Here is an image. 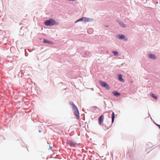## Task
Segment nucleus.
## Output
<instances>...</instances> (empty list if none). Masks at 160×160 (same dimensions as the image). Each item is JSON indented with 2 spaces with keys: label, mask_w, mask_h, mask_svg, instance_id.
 <instances>
[{
  "label": "nucleus",
  "mask_w": 160,
  "mask_h": 160,
  "mask_svg": "<svg viewBox=\"0 0 160 160\" xmlns=\"http://www.w3.org/2000/svg\"><path fill=\"white\" fill-rule=\"evenodd\" d=\"M113 93L115 96H119L120 94L117 91H114L113 92Z\"/></svg>",
  "instance_id": "nucleus-12"
},
{
  "label": "nucleus",
  "mask_w": 160,
  "mask_h": 160,
  "mask_svg": "<svg viewBox=\"0 0 160 160\" xmlns=\"http://www.w3.org/2000/svg\"><path fill=\"white\" fill-rule=\"evenodd\" d=\"M151 96L153 97L154 98L156 99H157V97L153 93H152L151 94Z\"/></svg>",
  "instance_id": "nucleus-15"
},
{
  "label": "nucleus",
  "mask_w": 160,
  "mask_h": 160,
  "mask_svg": "<svg viewBox=\"0 0 160 160\" xmlns=\"http://www.w3.org/2000/svg\"><path fill=\"white\" fill-rule=\"evenodd\" d=\"M72 108L74 111L77 110L78 109L77 107L75 104L73 105L72 106Z\"/></svg>",
  "instance_id": "nucleus-13"
},
{
  "label": "nucleus",
  "mask_w": 160,
  "mask_h": 160,
  "mask_svg": "<svg viewBox=\"0 0 160 160\" xmlns=\"http://www.w3.org/2000/svg\"><path fill=\"white\" fill-rule=\"evenodd\" d=\"M43 42L44 43H48L49 44H53L52 42L50 41H48L45 39H44L43 40Z\"/></svg>",
  "instance_id": "nucleus-7"
},
{
  "label": "nucleus",
  "mask_w": 160,
  "mask_h": 160,
  "mask_svg": "<svg viewBox=\"0 0 160 160\" xmlns=\"http://www.w3.org/2000/svg\"><path fill=\"white\" fill-rule=\"evenodd\" d=\"M119 23L121 26L122 28H125L126 27V25L121 22H119Z\"/></svg>",
  "instance_id": "nucleus-11"
},
{
  "label": "nucleus",
  "mask_w": 160,
  "mask_h": 160,
  "mask_svg": "<svg viewBox=\"0 0 160 160\" xmlns=\"http://www.w3.org/2000/svg\"><path fill=\"white\" fill-rule=\"evenodd\" d=\"M45 24L47 26H52L57 25L58 23L54 19H49L45 22Z\"/></svg>",
  "instance_id": "nucleus-1"
},
{
  "label": "nucleus",
  "mask_w": 160,
  "mask_h": 160,
  "mask_svg": "<svg viewBox=\"0 0 160 160\" xmlns=\"http://www.w3.org/2000/svg\"><path fill=\"white\" fill-rule=\"evenodd\" d=\"M83 21H84L88 22L89 21V19L87 18H84L83 19Z\"/></svg>",
  "instance_id": "nucleus-17"
},
{
  "label": "nucleus",
  "mask_w": 160,
  "mask_h": 160,
  "mask_svg": "<svg viewBox=\"0 0 160 160\" xmlns=\"http://www.w3.org/2000/svg\"><path fill=\"white\" fill-rule=\"evenodd\" d=\"M39 132H41V131L40 130H39Z\"/></svg>",
  "instance_id": "nucleus-20"
},
{
  "label": "nucleus",
  "mask_w": 160,
  "mask_h": 160,
  "mask_svg": "<svg viewBox=\"0 0 160 160\" xmlns=\"http://www.w3.org/2000/svg\"><path fill=\"white\" fill-rule=\"evenodd\" d=\"M104 119V116L103 115L101 116L98 118V123L100 125H101L103 122Z\"/></svg>",
  "instance_id": "nucleus-3"
},
{
  "label": "nucleus",
  "mask_w": 160,
  "mask_h": 160,
  "mask_svg": "<svg viewBox=\"0 0 160 160\" xmlns=\"http://www.w3.org/2000/svg\"><path fill=\"white\" fill-rule=\"evenodd\" d=\"M69 104L72 105V106L73 105H74V104L72 102H69Z\"/></svg>",
  "instance_id": "nucleus-18"
},
{
  "label": "nucleus",
  "mask_w": 160,
  "mask_h": 160,
  "mask_svg": "<svg viewBox=\"0 0 160 160\" xmlns=\"http://www.w3.org/2000/svg\"><path fill=\"white\" fill-rule=\"evenodd\" d=\"M67 144L68 145H69L71 147H74L75 146V145L76 144V143H75L73 142L70 141H68L67 142Z\"/></svg>",
  "instance_id": "nucleus-4"
},
{
  "label": "nucleus",
  "mask_w": 160,
  "mask_h": 160,
  "mask_svg": "<svg viewBox=\"0 0 160 160\" xmlns=\"http://www.w3.org/2000/svg\"><path fill=\"white\" fill-rule=\"evenodd\" d=\"M118 38L120 39H124L125 37L124 35H118Z\"/></svg>",
  "instance_id": "nucleus-9"
},
{
  "label": "nucleus",
  "mask_w": 160,
  "mask_h": 160,
  "mask_svg": "<svg viewBox=\"0 0 160 160\" xmlns=\"http://www.w3.org/2000/svg\"><path fill=\"white\" fill-rule=\"evenodd\" d=\"M84 18V17H83L82 18H80V19H78V20H77V21H76L75 22L76 23V22H78L79 21H82Z\"/></svg>",
  "instance_id": "nucleus-16"
},
{
  "label": "nucleus",
  "mask_w": 160,
  "mask_h": 160,
  "mask_svg": "<svg viewBox=\"0 0 160 160\" xmlns=\"http://www.w3.org/2000/svg\"><path fill=\"white\" fill-rule=\"evenodd\" d=\"M74 113L76 117H77V119H78L79 118V113L78 109L74 111Z\"/></svg>",
  "instance_id": "nucleus-5"
},
{
  "label": "nucleus",
  "mask_w": 160,
  "mask_h": 160,
  "mask_svg": "<svg viewBox=\"0 0 160 160\" xmlns=\"http://www.w3.org/2000/svg\"><path fill=\"white\" fill-rule=\"evenodd\" d=\"M100 83L102 86L105 87L108 90L109 89V87L106 82L100 81Z\"/></svg>",
  "instance_id": "nucleus-2"
},
{
  "label": "nucleus",
  "mask_w": 160,
  "mask_h": 160,
  "mask_svg": "<svg viewBox=\"0 0 160 160\" xmlns=\"http://www.w3.org/2000/svg\"><path fill=\"white\" fill-rule=\"evenodd\" d=\"M157 125L158 127L160 129V125L157 124Z\"/></svg>",
  "instance_id": "nucleus-19"
},
{
  "label": "nucleus",
  "mask_w": 160,
  "mask_h": 160,
  "mask_svg": "<svg viewBox=\"0 0 160 160\" xmlns=\"http://www.w3.org/2000/svg\"><path fill=\"white\" fill-rule=\"evenodd\" d=\"M122 75L121 74L118 75V79L119 80L123 82L124 81V80L122 78Z\"/></svg>",
  "instance_id": "nucleus-6"
},
{
  "label": "nucleus",
  "mask_w": 160,
  "mask_h": 160,
  "mask_svg": "<svg viewBox=\"0 0 160 160\" xmlns=\"http://www.w3.org/2000/svg\"><path fill=\"white\" fill-rule=\"evenodd\" d=\"M115 118V114L113 112L112 115V122L113 123L114 122Z\"/></svg>",
  "instance_id": "nucleus-10"
},
{
  "label": "nucleus",
  "mask_w": 160,
  "mask_h": 160,
  "mask_svg": "<svg viewBox=\"0 0 160 160\" xmlns=\"http://www.w3.org/2000/svg\"><path fill=\"white\" fill-rule=\"evenodd\" d=\"M149 57L152 59H156V57L154 55L152 54H149L148 55Z\"/></svg>",
  "instance_id": "nucleus-8"
},
{
  "label": "nucleus",
  "mask_w": 160,
  "mask_h": 160,
  "mask_svg": "<svg viewBox=\"0 0 160 160\" xmlns=\"http://www.w3.org/2000/svg\"><path fill=\"white\" fill-rule=\"evenodd\" d=\"M112 52L113 53L114 55L117 56L118 55V53L117 51H113Z\"/></svg>",
  "instance_id": "nucleus-14"
}]
</instances>
